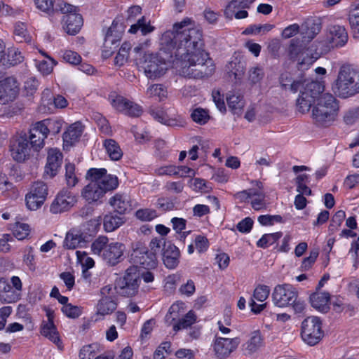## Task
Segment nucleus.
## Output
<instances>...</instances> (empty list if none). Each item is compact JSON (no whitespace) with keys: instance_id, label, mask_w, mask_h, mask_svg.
Wrapping results in <instances>:
<instances>
[{"instance_id":"obj_39","label":"nucleus","mask_w":359,"mask_h":359,"mask_svg":"<svg viewBox=\"0 0 359 359\" xmlns=\"http://www.w3.org/2000/svg\"><path fill=\"white\" fill-rule=\"evenodd\" d=\"M124 217L114 213H109L104 217L103 226L107 232H112L119 228L124 223Z\"/></svg>"},{"instance_id":"obj_64","label":"nucleus","mask_w":359,"mask_h":359,"mask_svg":"<svg viewBox=\"0 0 359 359\" xmlns=\"http://www.w3.org/2000/svg\"><path fill=\"white\" fill-rule=\"evenodd\" d=\"M348 21L353 37H359V15L349 13Z\"/></svg>"},{"instance_id":"obj_12","label":"nucleus","mask_w":359,"mask_h":359,"mask_svg":"<svg viewBox=\"0 0 359 359\" xmlns=\"http://www.w3.org/2000/svg\"><path fill=\"white\" fill-rule=\"evenodd\" d=\"M297 299V292L291 285H277L272 293V300L275 306L284 308L293 304Z\"/></svg>"},{"instance_id":"obj_52","label":"nucleus","mask_w":359,"mask_h":359,"mask_svg":"<svg viewBox=\"0 0 359 359\" xmlns=\"http://www.w3.org/2000/svg\"><path fill=\"white\" fill-rule=\"evenodd\" d=\"M192 120L200 125L205 124L210 119V115L208 110L198 107L193 110L191 114Z\"/></svg>"},{"instance_id":"obj_11","label":"nucleus","mask_w":359,"mask_h":359,"mask_svg":"<svg viewBox=\"0 0 359 359\" xmlns=\"http://www.w3.org/2000/svg\"><path fill=\"white\" fill-rule=\"evenodd\" d=\"M241 343L239 337L227 338L215 336L212 346L215 356L218 359H225L234 352Z\"/></svg>"},{"instance_id":"obj_17","label":"nucleus","mask_w":359,"mask_h":359,"mask_svg":"<svg viewBox=\"0 0 359 359\" xmlns=\"http://www.w3.org/2000/svg\"><path fill=\"white\" fill-rule=\"evenodd\" d=\"M130 260L133 266L138 267L140 265L144 269H151L157 266L156 256L154 253H149L147 247L140 244L133 249Z\"/></svg>"},{"instance_id":"obj_54","label":"nucleus","mask_w":359,"mask_h":359,"mask_svg":"<svg viewBox=\"0 0 359 359\" xmlns=\"http://www.w3.org/2000/svg\"><path fill=\"white\" fill-rule=\"evenodd\" d=\"M55 0H34L36 8L41 12L48 15L54 13Z\"/></svg>"},{"instance_id":"obj_57","label":"nucleus","mask_w":359,"mask_h":359,"mask_svg":"<svg viewBox=\"0 0 359 359\" xmlns=\"http://www.w3.org/2000/svg\"><path fill=\"white\" fill-rule=\"evenodd\" d=\"M257 221L262 226H272L283 222V217L278 215H263L258 217Z\"/></svg>"},{"instance_id":"obj_3","label":"nucleus","mask_w":359,"mask_h":359,"mask_svg":"<svg viewBox=\"0 0 359 359\" xmlns=\"http://www.w3.org/2000/svg\"><path fill=\"white\" fill-rule=\"evenodd\" d=\"M332 90L339 97L343 98L358 93L359 72L349 65H342L332 85Z\"/></svg>"},{"instance_id":"obj_40","label":"nucleus","mask_w":359,"mask_h":359,"mask_svg":"<svg viewBox=\"0 0 359 359\" xmlns=\"http://www.w3.org/2000/svg\"><path fill=\"white\" fill-rule=\"evenodd\" d=\"M320 31V26L316 23H306L300 28V35L303 42L311 41Z\"/></svg>"},{"instance_id":"obj_18","label":"nucleus","mask_w":359,"mask_h":359,"mask_svg":"<svg viewBox=\"0 0 359 359\" xmlns=\"http://www.w3.org/2000/svg\"><path fill=\"white\" fill-rule=\"evenodd\" d=\"M19 94V85L13 77H4L0 73V104L13 102Z\"/></svg>"},{"instance_id":"obj_7","label":"nucleus","mask_w":359,"mask_h":359,"mask_svg":"<svg viewBox=\"0 0 359 359\" xmlns=\"http://www.w3.org/2000/svg\"><path fill=\"white\" fill-rule=\"evenodd\" d=\"M301 336L303 341L310 346L318 344L323 336L322 323L317 316H309L302 323Z\"/></svg>"},{"instance_id":"obj_55","label":"nucleus","mask_w":359,"mask_h":359,"mask_svg":"<svg viewBox=\"0 0 359 359\" xmlns=\"http://www.w3.org/2000/svg\"><path fill=\"white\" fill-rule=\"evenodd\" d=\"M108 238L106 236H99L91 244V250L95 255L102 257L103 251L108 245Z\"/></svg>"},{"instance_id":"obj_30","label":"nucleus","mask_w":359,"mask_h":359,"mask_svg":"<svg viewBox=\"0 0 359 359\" xmlns=\"http://www.w3.org/2000/svg\"><path fill=\"white\" fill-rule=\"evenodd\" d=\"M20 296L4 278H0V300L8 304L16 302Z\"/></svg>"},{"instance_id":"obj_49","label":"nucleus","mask_w":359,"mask_h":359,"mask_svg":"<svg viewBox=\"0 0 359 359\" xmlns=\"http://www.w3.org/2000/svg\"><path fill=\"white\" fill-rule=\"evenodd\" d=\"M274 25L271 24H264V25H252L248 27L243 32V34L244 35H258V34H264L269 32H270L272 29H273Z\"/></svg>"},{"instance_id":"obj_16","label":"nucleus","mask_w":359,"mask_h":359,"mask_svg":"<svg viewBox=\"0 0 359 359\" xmlns=\"http://www.w3.org/2000/svg\"><path fill=\"white\" fill-rule=\"evenodd\" d=\"M348 41V33L344 26L334 25L327 28L324 50L344 46Z\"/></svg>"},{"instance_id":"obj_31","label":"nucleus","mask_w":359,"mask_h":359,"mask_svg":"<svg viewBox=\"0 0 359 359\" xmlns=\"http://www.w3.org/2000/svg\"><path fill=\"white\" fill-rule=\"evenodd\" d=\"M47 136L42 132L39 131V128L35 123L29 130V144L35 153L39 151L44 146V140Z\"/></svg>"},{"instance_id":"obj_25","label":"nucleus","mask_w":359,"mask_h":359,"mask_svg":"<svg viewBox=\"0 0 359 359\" xmlns=\"http://www.w3.org/2000/svg\"><path fill=\"white\" fill-rule=\"evenodd\" d=\"M86 244L85 236L80 230L77 229H72L68 231L63 241L64 248L68 250L83 248Z\"/></svg>"},{"instance_id":"obj_33","label":"nucleus","mask_w":359,"mask_h":359,"mask_svg":"<svg viewBox=\"0 0 359 359\" xmlns=\"http://www.w3.org/2000/svg\"><path fill=\"white\" fill-rule=\"evenodd\" d=\"M180 250L175 245H169L163 252V260L168 269H173L179 264Z\"/></svg>"},{"instance_id":"obj_19","label":"nucleus","mask_w":359,"mask_h":359,"mask_svg":"<svg viewBox=\"0 0 359 359\" xmlns=\"http://www.w3.org/2000/svg\"><path fill=\"white\" fill-rule=\"evenodd\" d=\"M109 102L112 107L117 111L130 116H139L142 113L141 106L121 95L111 94Z\"/></svg>"},{"instance_id":"obj_23","label":"nucleus","mask_w":359,"mask_h":359,"mask_svg":"<svg viewBox=\"0 0 359 359\" xmlns=\"http://www.w3.org/2000/svg\"><path fill=\"white\" fill-rule=\"evenodd\" d=\"M62 161V154L59 149L50 148L47 152V162L45 166V174L53 177L57 173Z\"/></svg>"},{"instance_id":"obj_22","label":"nucleus","mask_w":359,"mask_h":359,"mask_svg":"<svg viewBox=\"0 0 359 359\" xmlns=\"http://www.w3.org/2000/svg\"><path fill=\"white\" fill-rule=\"evenodd\" d=\"M126 250L124 244L119 242L108 243L107 248L103 251L102 257L110 265H115L118 263Z\"/></svg>"},{"instance_id":"obj_4","label":"nucleus","mask_w":359,"mask_h":359,"mask_svg":"<svg viewBox=\"0 0 359 359\" xmlns=\"http://www.w3.org/2000/svg\"><path fill=\"white\" fill-rule=\"evenodd\" d=\"M57 9L65 15L62 18V27L65 31L70 35L76 34L83 25V18L79 13L78 6L64 1L57 4Z\"/></svg>"},{"instance_id":"obj_15","label":"nucleus","mask_w":359,"mask_h":359,"mask_svg":"<svg viewBox=\"0 0 359 359\" xmlns=\"http://www.w3.org/2000/svg\"><path fill=\"white\" fill-rule=\"evenodd\" d=\"M86 177H92L106 194L118 187V180L116 175H107L105 168H90L88 170Z\"/></svg>"},{"instance_id":"obj_6","label":"nucleus","mask_w":359,"mask_h":359,"mask_svg":"<svg viewBox=\"0 0 359 359\" xmlns=\"http://www.w3.org/2000/svg\"><path fill=\"white\" fill-rule=\"evenodd\" d=\"M140 269L137 266L128 267L120 280L119 293L127 297L137 294L140 285Z\"/></svg>"},{"instance_id":"obj_56","label":"nucleus","mask_w":359,"mask_h":359,"mask_svg":"<svg viewBox=\"0 0 359 359\" xmlns=\"http://www.w3.org/2000/svg\"><path fill=\"white\" fill-rule=\"evenodd\" d=\"M264 72L262 67L254 66L250 68L248 73V80L251 83L255 84L260 82L264 78Z\"/></svg>"},{"instance_id":"obj_51","label":"nucleus","mask_w":359,"mask_h":359,"mask_svg":"<svg viewBox=\"0 0 359 359\" xmlns=\"http://www.w3.org/2000/svg\"><path fill=\"white\" fill-rule=\"evenodd\" d=\"M77 262L81 265L82 273L85 274L87 270L93 268L95 265L94 260L90 257L86 252L77 250L76 252Z\"/></svg>"},{"instance_id":"obj_46","label":"nucleus","mask_w":359,"mask_h":359,"mask_svg":"<svg viewBox=\"0 0 359 359\" xmlns=\"http://www.w3.org/2000/svg\"><path fill=\"white\" fill-rule=\"evenodd\" d=\"M132 48V45L129 42H124L122 43L118 50L117 55L114 59V64L117 66L121 67L127 62L129 57V53Z\"/></svg>"},{"instance_id":"obj_28","label":"nucleus","mask_w":359,"mask_h":359,"mask_svg":"<svg viewBox=\"0 0 359 359\" xmlns=\"http://www.w3.org/2000/svg\"><path fill=\"white\" fill-rule=\"evenodd\" d=\"M64 121L58 118H47L36 123L39 131L47 137L49 134L56 135L59 133L63 126Z\"/></svg>"},{"instance_id":"obj_50","label":"nucleus","mask_w":359,"mask_h":359,"mask_svg":"<svg viewBox=\"0 0 359 359\" xmlns=\"http://www.w3.org/2000/svg\"><path fill=\"white\" fill-rule=\"evenodd\" d=\"M30 230L29 224L21 222H16L12 228L13 234L18 240L27 238Z\"/></svg>"},{"instance_id":"obj_8","label":"nucleus","mask_w":359,"mask_h":359,"mask_svg":"<svg viewBox=\"0 0 359 359\" xmlns=\"http://www.w3.org/2000/svg\"><path fill=\"white\" fill-rule=\"evenodd\" d=\"M45 312L47 319L42 321L40 333L42 336L53 342L59 350L62 351L64 348V346L59 332L54 324V311L50 308H45Z\"/></svg>"},{"instance_id":"obj_34","label":"nucleus","mask_w":359,"mask_h":359,"mask_svg":"<svg viewBox=\"0 0 359 359\" xmlns=\"http://www.w3.org/2000/svg\"><path fill=\"white\" fill-rule=\"evenodd\" d=\"M255 0H232L226 6L224 11L225 18L231 20L236 11L240 9H246L250 8V5Z\"/></svg>"},{"instance_id":"obj_13","label":"nucleus","mask_w":359,"mask_h":359,"mask_svg":"<svg viewBox=\"0 0 359 359\" xmlns=\"http://www.w3.org/2000/svg\"><path fill=\"white\" fill-rule=\"evenodd\" d=\"M290 55L291 58L297 60L298 64L309 67L311 65L318 57L320 54L311 47L305 48L302 45L298 46L294 40H292L290 46Z\"/></svg>"},{"instance_id":"obj_42","label":"nucleus","mask_w":359,"mask_h":359,"mask_svg":"<svg viewBox=\"0 0 359 359\" xmlns=\"http://www.w3.org/2000/svg\"><path fill=\"white\" fill-rule=\"evenodd\" d=\"M197 316L194 311H189L185 316L173 324V330L178 332L179 330L187 329L196 322Z\"/></svg>"},{"instance_id":"obj_32","label":"nucleus","mask_w":359,"mask_h":359,"mask_svg":"<svg viewBox=\"0 0 359 359\" xmlns=\"http://www.w3.org/2000/svg\"><path fill=\"white\" fill-rule=\"evenodd\" d=\"M39 52L44 58L41 60L36 59L35 66L42 74H50L53 72V67L57 65V62L45 51L39 50Z\"/></svg>"},{"instance_id":"obj_24","label":"nucleus","mask_w":359,"mask_h":359,"mask_svg":"<svg viewBox=\"0 0 359 359\" xmlns=\"http://www.w3.org/2000/svg\"><path fill=\"white\" fill-rule=\"evenodd\" d=\"M151 114L155 120L168 126L182 127L184 125V121L181 116L170 117L163 109H152Z\"/></svg>"},{"instance_id":"obj_45","label":"nucleus","mask_w":359,"mask_h":359,"mask_svg":"<svg viewBox=\"0 0 359 359\" xmlns=\"http://www.w3.org/2000/svg\"><path fill=\"white\" fill-rule=\"evenodd\" d=\"M23 59L22 53L18 48H9L4 58V65H15L22 62Z\"/></svg>"},{"instance_id":"obj_53","label":"nucleus","mask_w":359,"mask_h":359,"mask_svg":"<svg viewBox=\"0 0 359 359\" xmlns=\"http://www.w3.org/2000/svg\"><path fill=\"white\" fill-rule=\"evenodd\" d=\"M281 232L264 234L257 241V245L258 247L266 248L269 245H271L273 243H275L278 240H279L281 238Z\"/></svg>"},{"instance_id":"obj_5","label":"nucleus","mask_w":359,"mask_h":359,"mask_svg":"<svg viewBox=\"0 0 359 359\" xmlns=\"http://www.w3.org/2000/svg\"><path fill=\"white\" fill-rule=\"evenodd\" d=\"M255 184L256 188H250L236 193L234 198L241 203H250L255 210H265L267 208V203L262 184L260 182H255Z\"/></svg>"},{"instance_id":"obj_37","label":"nucleus","mask_w":359,"mask_h":359,"mask_svg":"<svg viewBox=\"0 0 359 359\" xmlns=\"http://www.w3.org/2000/svg\"><path fill=\"white\" fill-rule=\"evenodd\" d=\"M102 144L106 154L111 161H118L122 157V150L115 140L107 139L103 142Z\"/></svg>"},{"instance_id":"obj_60","label":"nucleus","mask_w":359,"mask_h":359,"mask_svg":"<svg viewBox=\"0 0 359 359\" xmlns=\"http://www.w3.org/2000/svg\"><path fill=\"white\" fill-rule=\"evenodd\" d=\"M270 294V288L266 285H259L254 290L253 299L259 302L265 301Z\"/></svg>"},{"instance_id":"obj_2","label":"nucleus","mask_w":359,"mask_h":359,"mask_svg":"<svg viewBox=\"0 0 359 359\" xmlns=\"http://www.w3.org/2000/svg\"><path fill=\"white\" fill-rule=\"evenodd\" d=\"M324 86L319 81L307 83L297 100V110L302 114L312 107L311 117L314 123L322 127L331 126L337 119L339 104L330 93H323Z\"/></svg>"},{"instance_id":"obj_26","label":"nucleus","mask_w":359,"mask_h":359,"mask_svg":"<svg viewBox=\"0 0 359 359\" xmlns=\"http://www.w3.org/2000/svg\"><path fill=\"white\" fill-rule=\"evenodd\" d=\"M90 182L86 185L82 192V196L89 203L96 202L104 196V193L99 184L92 177H86Z\"/></svg>"},{"instance_id":"obj_44","label":"nucleus","mask_w":359,"mask_h":359,"mask_svg":"<svg viewBox=\"0 0 359 359\" xmlns=\"http://www.w3.org/2000/svg\"><path fill=\"white\" fill-rule=\"evenodd\" d=\"M280 82L281 86L285 89H289L292 92L296 93L300 88L301 86H303L304 88L306 84L307 83H310L311 81H304L303 83L301 81H292V79L288 74H283L280 76Z\"/></svg>"},{"instance_id":"obj_61","label":"nucleus","mask_w":359,"mask_h":359,"mask_svg":"<svg viewBox=\"0 0 359 359\" xmlns=\"http://www.w3.org/2000/svg\"><path fill=\"white\" fill-rule=\"evenodd\" d=\"M189 185L196 192H205L209 189L205 180L201 178H191Z\"/></svg>"},{"instance_id":"obj_9","label":"nucleus","mask_w":359,"mask_h":359,"mask_svg":"<svg viewBox=\"0 0 359 359\" xmlns=\"http://www.w3.org/2000/svg\"><path fill=\"white\" fill-rule=\"evenodd\" d=\"M47 196V185L43 182H34L25 196L26 207L32 211L39 209L46 200Z\"/></svg>"},{"instance_id":"obj_10","label":"nucleus","mask_w":359,"mask_h":359,"mask_svg":"<svg viewBox=\"0 0 359 359\" xmlns=\"http://www.w3.org/2000/svg\"><path fill=\"white\" fill-rule=\"evenodd\" d=\"M123 31V27L121 23L115 21L112 22L105 35L102 52L103 57L108 58L112 55L118 46Z\"/></svg>"},{"instance_id":"obj_48","label":"nucleus","mask_w":359,"mask_h":359,"mask_svg":"<svg viewBox=\"0 0 359 359\" xmlns=\"http://www.w3.org/2000/svg\"><path fill=\"white\" fill-rule=\"evenodd\" d=\"M15 39L20 43L29 42L31 36H29L25 24L22 22H17L14 27Z\"/></svg>"},{"instance_id":"obj_58","label":"nucleus","mask_w":359,"mask_h":359,"mask_svg":"<svg viewBox=\"0 0 359 359\" xmlns=\"http://www.w3.org/2000/svg\"><path fill=\"white\" fill-rule=\"evenodd\" d=\"M171 353V344L169 341L162 342L155 351L154 359H163Z\"/></svg>"},{"instance_id":"obj_59","label":"nucleus","mask_w":359,"mask_h":359,"mask_svg":"<svg viewBox=\"0 0 359 359\" xmlns=\"http://www.w3.org/2000/svg\"><path fill=\"white\" fill-rule=\"evenodd\" d=\"M62 311L67 317L70 318H76L82 313V310L80 307L67 303L63 305Z\"/></svg>"},{"instance_id":"obj_20","label":"nucleus","mask_w":359,"mask_h":359,"mask_svg":"<svg viewBox=\"0 0 359 359\" xmlns=\"http://www.w3.org/2000/svg\"><path fill=\"white\" fill-rule=\"evenodd\" d=\"M11 152L13 159L20 163L29 159L35 154L25 137H18L12 140Z\"/></svg>"},{"instance_id":"obj_47","label":"nucleus","mask_w":359,"mask_h":359,"mask_svg":"<svg viewBox=\"0 0 359 359\" xmlns=\"http://www.w3.org/2000/svg\"><path fill=\"white\" fill-rule=\"evenodd\" d=\"M116 308V303L111 298H102L97 306V313L104 316L112 313Z\"/></svg>"},{"instance_id":"obj_38","label":"nucleus","mask_w":359,"mask_h":359,"mask_svg":"<svg viewBox=\"0 0 359 359\" xmlns=\"http://www.w3.org/2000/svg\"><path fill=\"white\" fill-rule=\"evenodd\" d=\"M226 102L233 114H240L244 107L243 97L238 93L230 91L226 95Z\"/></svg>"},{"instance_id":"obj_14","label":"nucleus","mask_w":359,"mask_h":359,"mask_svg":"<svg viewBox=\"0 0 359 359\" xmlns=\"http://www.w3.org/2000/svg\"><path fill=\"white\" fill-rule=\"evenodd\" d=\"M77 202V196L67 189H62L55 196L50 205V212L60 214L70 210Z\"/></svg>"},{"instance_id":"obj_29","label":"nucleus","mask_w":359,"mask_h":359,"mask_svg":"<svg viewBox=\"0 0 359 359\" xmlns=\"http://www.w3.org/2000/svg\"><path fill=\"white\" fill-rule=\"evenodd\" d=\"M83 130V126L79 122H75L70 125L63 133L64 145L65 147L72 146L78 142Z\"/></svg>"},{"instance_id":"obj_36","label":"nucleus","mask_w":359,"mask_h":359,"mask_svg":"<svg viewBox=\"0 0 359 359\" xmlns=\"http://www.w3.org/2000/svg\"><path fill=\"white\" fill-rule=\"evenodd\" d=\"M186 307L182 302H176L171 305L168 313L165 316V322L168 325H171L176 323L180 317L185 311Z\"/></svg>"},{"instance_id":"obj_35","label":"nucleus","mask_w":359,"mask_h":359,"mask_svg":"<svg viewBox=\"0 0 359 359\" xmlns=\"http://www.w3.org/2000/svg\"><path fill=\"white\" fill-rule=\"evenodd\" d=\"M109 203L119 214H124L130 209V203L127 195L117 194L110 198Z\"/></svg>"},{"instance_id":"obj_21","label":"nucleus","mask_w":359,"mask_h":359,"mask_svg":"<svg viewBox=\"0 0 359 359\" xmlns=\"http://www.w3.org/2000/svg\"><path fill=\"white\" fill-rule=\"evenodd\" d=\"M265 346L264 339L260 331L250 333L248 339L242 344L241 351L245 356H252Z\"/></svg>"},{"instance_id":"obj_1","label":"nucleus","mask_w":359,"mask_h":359,"mask_svg":"<svg viewBox=\"0 0 359 359\" xmlns=\"http://www.w3.org/2000/svg\"><path fill=\"white\" fill-rule=\"evenodd\" d=\"M203 46L202 32L185 18L161 35L157 53H145L137 64L151 80L163 76L170 67L185 78L208 77L214 73L215 65Z\"/></svg>"},{"instance_id":"obj_43","label":"nucleus","mask_w":359,"mask_h":359,"mask_svg":"<svg viewBox=\"0 0 359 359\" xmlns=\"http://www.w3.org/2000/svg\"><path fill=\"white\" fill-rule=\"evenodd\" d=\"M80 174L76 170L74 164L67 163L65 164V181L69 187H75L79 181Z\"/></svg>"},{"instance_id":"obj_63","label":"nucleus","mask_w":359,"mask_h":359,"mask_svg":"<svg viewBox=\"0 0 359 359\" xmlns=\"http://www.w3.org/2000/svg\"><path fill=\"white\" fill-rule=\"evenodd\" d=\"M97 348L96 344L83 346L79 352L80 359H90L96 353Z\"/></svg>"},{"instance_id":"obj_62","label":"nucleus","mask_w":359,"mask_h":359,"mask_svg":"<svg viewBox=\"0 0 359 359\" xmlns=\"http://www.w3.org/2000/svg\"><path fill=\"white\" fill-rule=\"evenodd\" d=\"M135 215L137 219L144 222L151 221L157 217L156 210L147 208L138 210Z\"/></svg>"},{"instance_id":"obj_27","label":"nucleus","mask_w":359,"mask_h":359,"mask_svg":"<svg viewBox=\"0 0 359 359\" xmlns=\"http://www.w3.org/2000/svg\"><path fill=\"white\" fill-rule=\"evenodd\" d=\"M310 302L315 309L327 313L330 309V295L327 292L317 291L311 295Z\"/></svg>"},{"instance_id":"obj_41","label":"nucleus","mask_w":359,"mask_h":359,"mask_svg":"<svg viewBox=\"0 0 359 359\" xmlns=\"http://www.w3.org/2000/svg\"><path fill=\"white\" fill-rule=\"evenodd\" d=\"M146 94L149 97L155 98L159 102H162L167 98L168 90L167 88L162 84H151L147 90Z\"/></svg>"}]
</instances>
